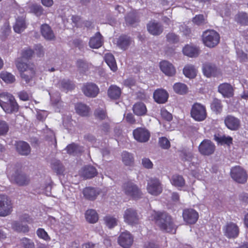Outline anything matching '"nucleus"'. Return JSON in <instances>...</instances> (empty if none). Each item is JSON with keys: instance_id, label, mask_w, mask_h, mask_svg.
Returning a JSON list of instances; mask_svg holds the SVG:
<instances>
[{"instance_id": "f257e3e1", "label": "nucleus", "mask_w": 248, "mask_h": 248, "mask_svg": "<svg viewBox=\"0 0 248 248\" xmlns=\"http://www.w3.org/2000/svg\"><path fill=\"white\" fill-rule=\"evenodd\" d=\"M150 214V219L155 220L162 230L172 233L175 232L176 229L172 223L171 217L168 214L155 211H151Z\"/></svg>"}, {"instance_id": "f03ea898", "label": "nucleus", "mask_w": 248, "mask_h": 248, "mask_svg": "<svg viewBox=\"0 0 248 248\" xmlns=\"http://www.w3.org/2000/svg\"><path fill=\"white\" fill-rule=\"evenodd\" d=\"M201 37L203 44L210 48L216 47L220 42V35L214 30H205L202 32Z\"/></svg>"}, {"instance_id": "7ed1b4c3", "label": "nucleus", "mask_w": 248, "mask_h": 248, "mask_svg": "<svg viewBox=\"0 0 248 248\" xmlns=\"http://www.w3.org/2000/svg\"><path fill=\"white\" fill-rule=\"evenodd\" d=\"M190 116L196 121H204L207 117L205 106L199 103H194L191 107Z\"/></svg>"}, {"instance_id": "20e7f679", "label": "nucleus", "mask_w": 248, "mask_h": 248, "mask_svg": "<svg viewBox=\"0 0 248 248\" xmlns=\"http://www.w3.org/2000/svg\"><path fill=\"white\" fill-rule=\"evenodd\" d=\"M13 204L7 196L0 195V217H5L13 212Z\"/></svg>"}, {"instance_id": "39448f33", "label": "nucleus", "mask_w": 248, "mask_h": 248, "mask_svg": "<svg viewBox=\"0 0 248 248\" xmlns=\"http://www.w3.org/2000/svg\"><path fill=\"white\" fill-rule=\"evenodd\" d=\"M181 158L185 166H188L192 170V168H197L199 160L197 157L191 152H184L181 155Z\"/></svg>"}, {"instance_id": "423d86ee", "label": "nucleus", "mask_w": 248, "mask_h": 248, "mask_svg": "<svg viewBox=\"0 0 248 248\" xmlns=\"http://www.w3.org/2000/svg\"><path fill=\"white\" fill-rule=\"evenodd\" d=\"M134 139L139 142L144 143L147 142L150 138L149 131L145 127H138L133 131Z\"/></svg>"}, {"instance_id": "0eeeda50", "label": "nucleus", "mask_w": 248, "mask_h": 248, "mask_svg": "<svg viewBox=\"0 0 248 248\" xmlns=\"http://www.w3.org/2000/svg\"><path fill=\"white\" fill-rule=\"evenodd\" d=\"M133 242L134 237L128 231L122 232L118 238V244L123 248H130Z\"/></svg>"}, {"instance_id": "6e6552de", "label": "nucleus", "mask_w": 248, "mask_h": 248, "mask_svg": "<svg viewBox=\"0 0 248 248\" xmlns=\"http://www.w3.org/2000/svg\"><path fill=\"white\" fill-rule=\"evenodd\" d=\"M147 189L150 194L157 196L162 192V187L158 179L151 178L148 181Z\"/></svg>"}, {"instance_id": "1a4fd4ad", "label": "nucleus", "mask_w": 248, "mask_h": 248, "mask_svg": "<svg viewBox=\"0 0 248 248\" xmlns=\"http://www.w3.org/2000/svg\"><path fill=\"white\" fill-rule=\"evenodd\" d=\"M231 176L235 181L240 183H245L247 179L246 171L240 166H235L231 169Z\"/></svg>"}, {"instance_id": "9d476101", "label": "nucleus", "mask_w": 248, "mask_h": 248, "mask_svg": "<svg viewBox=\"0 0 248 248\" xmlns=\"http://www.w3.org/2000/svg\"><path fill=\"white\" fill-rule=\"evenodd\" d=\"M222 230L224 235L228 238L237 237L239 232L237 225L233 222L227 223L223 226Z\"/></svg>"}, {"instance_id": "9b49d317", "label": "nucleus", "mask_w": 248, "mask_h": 248, "mask_svg": "<svg viewBox=\"0 0 248 248\" xmlns=\"http://www.w3.org/2000/svg\"><path fill=\"white\" fill-rule=\"evenodd\" d=\"M224 124L230 130L236 131L241 126L240 120L232 115H228L224 118Z\"/></svg>"}, {"instance_id": "f8f14e48", "label": "nucleus", "mask_w": 248, "mask_h": 248, "mask_svg": "<svg viewBox=\"0 0 248 248\" xmlns=\"http://www.w3.org/2000/svg\"><path fill=\"white\" fill-rule=\"evenodd\" d=\"M215 145L210 140H203L199 146L200 153L204 155H209L213 154L215 150Z\"/></svg>"}, {"instance_id": "ddd939ff", "label": "nucleus", "mask_w": 248, "mask_h": 248, "mask_svg": "<svg viewBox=\"0 0 248 248\" xmlns=\"http://www.w3.org/2000/svg\"><path fill=\"white\" fill-rule=\"evenodd\" d=\"M124 221L130 225L136 224L139 220V217L136 210L132 208L126 209L123 214Z\"/></svg>"}, {"instance_id": "4468645a", "label": "nucleus", "mask_w": 248, "mask_h": 248, "mask_svg": "<svg viewBox=\"0 0 248 248\" xmlns=\"http://www.w3.org/2000/svg\"><path fill=\"white\" fill-rule=\"evenodd\" d=\"M124 191L126 195L134 199H138L142 195L140 190L133 184H127L124 187Z\"/></svg>"}, {"instance_id": "2eb2a0df", "label": "nucleus", "mask_w": 248, "mask_h": 248, "mask_svg": "<svg viewBox=\"0 0 248 248\" xmlns=\"http://www.w3.org/2000/svg\"><path fill=\"white\" fill-rule=\"evenodd\" d=\"M8 176L12 181L20 186H26L30 182V179L26 175L18 172H16L14 174H8Z\"/></svg>"}, {"instance_id": "dca6fc26", "label": "nucleus", "mask_w": 248, "mask_h": 248, "mask_svg": "<svg viewBox=\"0 0 248 248\" xmlns=\"http://www.w3.org/2000/svg\"><path fill=\"white\" fill-rule=\"evenodd\" d=\"M183 217L185 221L187 223L195 224L199 218V214L194 209H186L183 212Z\"/></svg>"}, {"instance_id": "f3484780", "label": "nucleus", "mask_w": 248, "mask_h": 248, "mask_svg": "<svg viewBox=\"0 0 248 248\" xmlns=\"http://www.w3.org/2000/svg\"><path fill=\"white\" fill-rule=\"evenodd\" d=\"M16 67L20 73L22 78H24L26 82L30 80L33 72L29 68L27 63H17Z\"/></svg>"}, {"instance_id": "a211bd4d", "label": "nucleus", "mask_w": 248, "mask_h": 248, "mask_svg": "<svg viewBox=\"0 0 248 248\" xmlns=\"http://www.w3.org/2000/svg\"><path fill=\"white\" fill-rule=\"evenodd\" d=\"M84 94L90 97H94L97 96L99 92L98 87L92 83H88L83 85L82 88Z\"/></svg>"}, {"instance_id": "6ab92c4d", "label": "nucleus", "mask_w": 248, "mask_h": 248, "mask_svg": "<svg viewBox=\"0 0 248 248\" xmlns=\"http://www.w3.org/2000/svg\"><path fill=\"white\" fill-rule=\"evenodd\" d=\"M148 32L153 35H159L162 33L163 28L160 23L155 21H150L147 25Z\"/></svg>"}, {"instance_id": "aec40b11", "label": "nucleus", "mask_w": 248, "mask_h": 248, "mask_svg": "<svg viewBox=\"0 0 248 248\" xmlns=\"http://www.w3.org/2000/svg\"><path fill=\"white\" fill-rule=\"evenodd\" d=\"M40 31L42 36L46 40L53 41L56 37L51 28L47 24H43L41 26Z\"/></svg>"}, {"instance_id": "412c9836", "label": "nucleus", "mask_w": 248, "mask_h": 248, "mask_svg": "<svg viewBox=\"0 0 248 248\" xmlns=\"http://www.w3.org/2000/svg\"><path fill=\"white\" fill-rule=\"evenodd\" d=\"M14 96L8 93L3 92L0 93V106L5 112L11 111V108H7L6 104L14 99Z\"/></svg>"}, {"instance_id": "4be33fe9", "label": "nucleus", "mask_w": 248, "mask_h": 248, "mask_svg": "<svg viewBox=\"0 0 248 248\" xmlns=\"http://www.w3.org/2000/svg\"><path fill=\"white\" fill-rule=\"evenodd\" d=\"M169 94L164 90L158 89L154 93V98L155 101L159 104H163L168 100Z\"/></svg>"}, {"instance_id": "5701e85b", "label": "nucleus", "mask_w": 248, "mask_h": 248, "mask_svg": "<svg viewBox=\"0 0 248 248\" xmlns=\"http://www.w3.org/2000/svg\"><path fill=\"white\" fill-rule=\"evenodd\" d=\"M218 90L224 97L229 98L233 95V89L230 84L224 83L220 84Z\"/></svg>"}, {"instance_id": "b1692460", "label": "nucleus", "mask_w": 248, "mask_h": 248, "mask_svg": "<svg viewBox=\"0 0 248 248\" xmlns=\"http://www.w3.org/2000/svg\"><path fill=\"white\" fill-rule=\"evenodd\" d=\"M89 46L93 48H98L103 44V37L100 32H97L92 37L89 42Z\"/></svg>"}, {"instance_id": "393cba45", "label": "nucleus", "mask_w": 248, "mask_h": 248, "mask_svg": "<svg viewBox=\"0 0 248 248\" xmlns=\"http://www.w3.org/2000/svg\"><path fill=\"white\" fill-rule=\"evenodd\" d=\"M202 70L203 75L207 78L215 76L217 72V69L212 63H204Z\"/></svg>"}, {"instance_id": "a878e982", "label": "nucleus", "mask_w": 248, "mask_h": 248, "mask_svg": "<svg viewBox=\"0 0 248 248\" xmlns=\"http://www.w3.org/2000/svg\"><path fill=\"white\" fill-rule=\"evenodd\" d=\"M131 42V39L129 36L122 34L117 39L116 44L119 48L125 50L128 48Z\"/></svg>"}, {"instance_id": "bb28decb", "label": "nucleus", "mask_w": 248, "mask_h": 248, "mask_svg": "<svg viewBox=\"0 0 248 248\" xmlns=\"http://www.w3.org/2000/svg\"><path fill=\"white\" fill-rule=\"evenodd\" d=\"M183 52L189 57H197L199 55L200 49L196 46L186 45L183 47Z\"/></svg>"}, {"instance_id": "cd10ccee", "label": "nucleus", "mask_w": 248, "mask_h": 248, "mask_svg": "<svg viewBox=\"0 0 248 248\" xmlns=\"http://www.w3.org/2000/svg\"><path fill=\"white\" fill-rule=\"evenodd\" d=\"M214 139L218 143L221 145L226 144L230 146L232 143V138L229 136L216 134Z\"/></svg>"}, {"instance_id": "c85d7f7f", "label": "nucleus", "mask_w": 248, "mask_h": 248, "mask_svg": "<svg viewBox=\"0 0 248 248\" xmlns=\"http://www.w3.org/2000/svg\"><path fill=\"white\" fill-rule=\"evenodd\" d=\"M121 94V90L116 85H111L108 90V95L111 99L119 98Z\"/></svg>"}, {"instance_id": "c756f323", "label": "nucleus", "mask_w": 248, "mask_h": 248, "mask_svg": "<svg viewBox=\"0 0 248 248\" xmlns=\"http://www.w3.org/2000/svg\"><path fill=\"white\" fill-rule=\"evenodd\" d=\"M133 111L137 116H143L147 112V108L145 104L142 102L135 103L133 107Z\"/></svg>"}, {"instance_id": "7c9ffc66", "label": "nucleus", "mask_w": 248, "mask_h": 248, "mask_svg": "<svg viewBox=\"0 0 248 248\" xmlns=\"http://www.w3.org/2000/svg\"><path fill=\"white\" fill-rule=\"evenodd\" d=\"M161 71L166 75L171 76L175 74V69L171 63H160Z\"/></svg>"}, {"instance_id": "2f4dec72", "label": "nucleus", "mask_w": 248, "mask_h": 248, "mask_svg": "<svg viewBox=\"0 0 248 248\" xmlns=\"http://www.w3.org/2000/svg\"><path fill=\"white\" fill-rule=\"evenodd\" d=\"M170 183L173 186L178 188H182L185 185V180L183 177L180 175H174L170 179Z\"/></svg>"}, {"instance_id": "473e14b6", "label": "nucleus", "mask_w": 248, "mask_h": 248, "mask_svg": "<svg viewBox=\"0 0 248 248\" xmlns=\"http://www.w3.org/2000/svg\"><path fill=\"white\" fill-rule=\"evenodd\" d=\"M17 152L22 155H28L31 152L29 145L24 141H19L16 145Z\"/></svg>"}, {"instance_id": "72a5a7b5", "label": "nucleus", "mask_w": 248, "mask_h": 248, "mask_svg": "<svg viewBox=\"0 0 248 248\" xmlns=\"http://www.w3.org/2000/svg\"><path fill=\"white\" fill-rule=\"evenodd\" d=\"M96 173V169L92 166L84 167L80 171V175L87 178L94 177Z\"/></svg>"}, {"instance_id": "f704fd0d", "label": "nucleus", "mask_w": 248, "mask_h": 248, "mask_svg": "<svg viewBox=\"0 0 248 248\" xmlns=\"http://www.w3.org/2000/svg\"><path fill=\"white\" fill-rule=\"evenodd\" d=\"M26 28V25L25 19L23 17H18L16 19L15 25L14 26V30L16 33H19L23 31Z\"/></svg>"}, {"instance_id": "c9c22d12", "label": "nucleus", "mask_w": 248, "mask_h": 248, "mask_svg": "<svg viewBox=\"0 0 248 248\" xmlns=\"http://www.w3.org/2000/svg\"><path fill=\"white\" fill-rule=\"evenodd\" d=\"M85 218L86 220L89 223H94L97 221L98 216L94 210L90 209L86 211Z\"/></svg>"}, {"instance_id": "e433bc0d", "label": "nucleus", "mask_w": 248, "mask_h": 248, "mask_svg": "<svg viewBox=\"0 0 248 248\" xmlns=\"http://www.w3.org/2000/svg\"><path fill=\"white\" fill-rule=\"evenodd\" d=\"M197 69L192 65H187L183 69L185 76L189 78H194L197 75Z\"/></svg>"}, {"instance_id": "4c0bfd02", "label": "nucleus", "mask_w": 248, "mask_h": 248, "mask_svg": "<svg viewBox=\"0 0 248 248\" xmlns=\"http://www.w3.org/2000/svg\"><path fill=\"white\" fill-rule=\"evenodd\" d=\"M125 20L127 25L131 26L139 21L137 14L135 11L128 13L125 17Z\"/></svg>"}, {"instance_id": "58836bf2", "label": "nucleus", "mask_w": 248, "mask_h": 248, "mask_svg": "<svg viewBox=\"0 0 248 248\" xmlns=\"http://www.w3.org/2000/svg\"><path fill=\"white\" fill-rule=\"evenodd\" d=\"M83 194L85 198L90 200H93L96 198L98 193L93 188L86 187L84 189Z\"/></svg>"}, {"instance_id": "ea45409f", "label": "nucleus", "mask_w": 248, "mask_h": 248, "mask_svg": "<svg viewBox=\"0 0 248 248\" xmlns=\"http://www.w3.org/2000/svg\"><path fill=\"white\" fill-rule=\"evenodd\" d=\"M174 92L179 94H184L187 93L188 88L187 86L182 83H176L173 85Z\"/></svg>"}, {"instance_id": "a19ab883", "label": "nucleus", "mask_w": 248, "mask_h": 248, "mask_svg": "<svg viewBox=\"0 0 248 248\" xmlns=\"http://www.w3.org/2000/svg\"><path fill=\"white\" fill-rule=\"evenodd\" d=\"M12 228L18 232H26L29 231V227L27 225H23L21 222L18 221L13 222Z\"/></svg>"}, {"instance_id": "79ce46f5", "label": "nucleus", "mask_w": 248, "mask_h": 248, "mask_svg": "<svg viewBox=\"0 0 248 248\" xmlns=\"http://www.w3.org/2000/svg\"><path fill=\"white\" fill-rule=\"evenodd\" d=\"M237 22L242 25H248V14L245 12L239 13L236 16Z\"/></svg>"}, {"instance_id": "37998d69", "label": "nucleus", "mask_w": 248, "mask_h": 248, "mask_svg": "<svg viewBox=\"0 0 248 248\" xmlns=\"http://www.w3.org/2000/svg\"><path fill=\"white\" fill-rule=\"evenodd\" d=\"M77 113L81 116H87L89 112V108L83 104H78L75 107Z\"/></svg>"}, {"instance_id": "c03bdc74", "label": "nucleus", "mask_w": 248, "mask_h": 248, "mask_svg": "<svg viewBox=\"0 0 248 248\" xmlns=\"http://www.w3.org/2000/svg\"><path fill=\"white\" fill-rule=\"evenodd\" d=\"M223 106L221 101L217 99H214L211 104V109L217 113H220L222 111Z\"/></svg>"}, {"instance_id": "a18cd8bd", "label": "nucleus", "mask_w": 248, "mask_h": 248, "mask_svg": "<svg viewBox=\"0 0 248 248\" xmlns=\"http://www.w3.org/2000/svg\"><path fill=\"white\" fill-rule=\"evenodd\" d=\"M192 22L198 26L203 25L207 23V19L202 14L196 15L193 18Z\"/></svg>"}, {"instance_id": "49530a36", "label": "nucleus", "mask_w": 248, "mask_h": 248, "mask_svg": "<svg viewBox=\"0 0 248 248\" xmlns=\"http://www.w3.org/2000/svg\"><path fill=\"white\" fill-rule=\"evenodd\" d=\"M107 226L109 228H112L118 224V219L111 216H107L104 219Z\"/></svg>"}, {"instance_id": "de8ad7c7", "label": "nucleus", "mask_w": 248, "mask_h": 248, "mask_svg": "<svg viewBox=\"0 0 248 248\" xmlns=\"http://www.w3.org/2000/svg\"><path fill=\"white\" fill-rule=\"evenodd\" d=\"M0 78L6 83H12L15 80V77L10 73L3 72L0 74Z\"/></svg>"}, {"instance_id": "09e8293b", "label": "nucleus", "mask_w": 248, "mask_h": 248, "mask_svg": "<svg viewBox=\"0 0 248 248\" xmlns=\"http://www.w3.org/2000/svg\"><path fill=\"white\" fill-rule=\"evenodd\" d=\"M122 160L125 165L130 166L133 163V155L127 152H124L122 154Z\"/></svg>"}, {"instance_id": "8fccbe9b", "label": "nucleus", "mask_w": 248, "mask_h": 248, "mask_svg": "<svg viewBox=\"0 0 248 248\" xmlns=\"http://www.w3.org/2000/svg\"><path fill=\"white\" fill-rule=\"evenodd\" d=\"M66 150L67 153L70 154H76L82 152L83 150L81 147H78L77 145L74 143L68 145L66 147Z\"/></svg>"}, {"instance_id": "3c124183", "label": "nucleus", "mask_w": 248, "mask_h": 248, "mask_svg": "<svg viewBox=\"0 0 248 248\" xmlns=\"http://www.w3.org/2000/svg\"><path fill=\"white\" fill-rule=\"evenodd\" d=\"M34 51L30 48H27L22 50L21 53L22 57L26 60L30 59L34 54Z\"/></svg>"}, {"instance_id": "603ef678", "label": "nucleus", "mask_w": 248, "mask_h": 248, "mask_svg": "<svg viewBox=\"0 0 248 248\" xmlns=\"http://www.w3.org/2000/svg\"><path fill=\"white\" fill-rule=\"evenodd\" d=\"M36 233L40 238L45 241H49L50 239V238L48 236L47 233L43 229H38L36 231Z\"/></svg>"}, {"instance_id": "864d4df0", "label": "nucleus", "mask_w": 248, "mask_h": 248, "mask_svg": "<svg viewBox=\"0 0 248 248\" xmlns=\"http://www.w3.org/2000/svg\"><path fill=\"white\" fill-rule=\"evenodd\" d=\"M31 10L37 16H40L43 13V9L40 5L33 4L31 7Z\"/></svg>"}, {"instance_id": "5fc2aeb1", "label": "nucleus", "mask_w": 248, "mask_h": 248, "mask_svg": "<svg viewBox=\"0 0 248 248\" xmlns=\"http://www.w3.org/2000/svg\"><path fill=\"white\" fill-rule=\"evenodd\" d=\"M167 41L172 44H175L179 41V37L174 33H169L166 35Z\"/></svg>"}, {"instance_id": "6e6d98bb", "label": "nucleus", "mask_w": 248, "mask_h": 248, "mask_svg": "<svg viewBox=\"0 0 248 248\" xmlns=\"http://www.w3.org/2000/svg\"><path fill=\"white\" fill-rule=\"evenodd\" d=\"M159 144L164 149H169L170 146V141L165 137H162L159 139Z\"/></svg>"}, {"instance_id": "4d7b16f0", "label": "nucleus", "mask_w": 248, "mask_h": 248, "mask_svg": "<svg viewBox=\"0 0 248 248\" xmlns=\"http://www.w3.org/2000/svg\"><path fill=\"white\" fill-rule=\"evenodd\" d=\"M6 106L7 108H11V111L9 112H5L7 113H11L15 111H17L18 108V105L15 101V99H13L12 101L6 104Z\"/></svg>"}, {"instance_id": "13d9d810", "label": "nucleus", "mask_w": 248, "mask_h": 248, "mask_svg": "<svg viewBox=\"0 0 248 248\" xmlns=\"http://www.w3.org/2000/svg\"><path fill=\"white\" fill-rule=\"evenodd\" d=\"M9 130V126L4 121L0 120V135L6 134Z\"/></svg>"}, {"instance_id": "bf43d9fd", "label": "nucleus", "mask_w": 248, "mask_h": 248, "mask_svg": "<svg viewBox=\"0 0 248 248\" xmlns=\"http://www.w3.org/2000/svg\"><path fill=\"white\" fill-rule=\"evenodd\" d=\"M160 114L163 118L168 121L171 120L172 116L171 113L169 112L165 109H161L160 110Z\"/></svg>"}, {"instance_id": "052dcab7", "label": "nucleus", "mask_w": 248, "mask_h": 248, "mask_svg": "<svg viewBox=\"0 0 248 248\" xmlns=\"http://www.w3.org/2000/svg\"><path fill=\"white\" fill-rule=\"evenodd\" d=\"M94 114L96 117L100 120L104 119L106 117V112L102 109L99 108L96 109Z\"/></svg>"}, {"instance_id": "680f3d73", "label": "nucleus", "mask_w": 248, "mask_h": 248, "mask_svg": "<svg viewBox=\"0 0 248 248\" xmlns=\"http://www.w3.org/2000/svg\"><path fill=\"white\" fill-rule=\"evenodd\" d=\"M142 164L144 167L147 169H151L153 167L152 161L147 158H144L142 160Z\"/></svg>"}, {"instance_id": "e2e57ef3", "label": "nucleus", "mask_w": 248, "mask_h": 248, "mask_svg": "<svg viewBox=\"0 0 248 248\" xmlns=\"http://www.w3.org/2000/svg\"><path fill=\"white\" fill-rule=\"evenodd\" d=\"M22 243L25 248H34V243L28 239H23Z\"/></svg>"}, {"instance_id": "0e129e2a", "label": "nucleus", "mask_w": 248, "mask_h": 248, "mask_svg": "<svg viewBox=\"0 0 248 248\" xmlns=\"http://www.w3.org/2000/svg\"><path fill=\"white\" fill-rule=\"evenodd\" d=\"M34 50L38 56L41 57L44 55L43 47L40 44L35 45L34 46Z\"/></svg>"}, {"instance_id": "69168bd1", "label": "nucleus", "mask_w": 248, "mask_h": 248, "mask_svg": "<svg viewBox=\"0 0 248 248\" xmlns=\"http://www.w3.org/2000/svg\"><path fill=\"white\" fill-rule=\"evenodd\" d=\"M105 62H116L113 55L110 53H107L104 57Z\"/></svg>"}, {"instance_id": "338daca9", "label": "nucleus", "mask_w": 248, "mask_h": 248, "mask_svg": "<svg viewBox=\"0 0 248 248\" xmlns=\"http://www.w3.org/2000/svg\"><path fill=\"white\" fill-rule=\"evenodd\" d=\"M125 120L128 123L130 124H133L135 123V118L133 114L131 113L127 114L125 116Z\"/></svg>"}, {"instance_id": "774afa93", "label": "nucleus", "mask_w": 248, "mask_h": 248, "mask_svg": "<svg viewBox=\"0 0 248 248\" xmlns=\"http://www.w3.org/2000/svg\"><path fill=\"white\" fill-rule=\"evenodd\" d=\"M19 97L21 100L27 101L29 99V94L25 92H21L19 93Z\"/></svg>"}]
</instances>
